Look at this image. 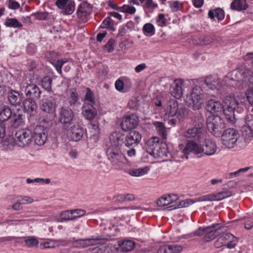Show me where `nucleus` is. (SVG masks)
<instances>
[{
  "instance_id": "f257e3e1",
  "label": "nucleus",
  "mask_w": 253,
  "mask_h": 253,
  "mask_svg": "<svg viewBox=\"0 0 253 253\" xmlns=\"http://www.w3.org/2000/svg\"><path fill=\"white\" fill-rule=\"evenodd\" d=\"M207 110L210 115L207 119V126L208 130L214 136L218 137L225 128V124L223 119L217 114L221 113L224 108L223 104L219 101L210 99L207 102Z\"/></svg>"
},
{
  "instance_id": "f03ea898",
  "label": "nucleus",
  "mask_w": 253,
  "mask_h": 253,
  "mask_svg": "<svg viewBox=\"0 0 253 253\" xmlns=\"http://www.w3.org/2000/svg\"><path fill=\"white\" fill-rule=\"evenodd\" d=\"M106 155L115 169L123 171L125 167L127 166L128 161L119 148L109 147L106 151Z\"/></svg>"
},
{
  "instance_id": "7ed1b4c3",
  "label": "nucleus",
  "mask_w": 253,
  "mask_h": 253,
  "mask_svg": "<svg viewBox=\"0 0 253 253\" xmlns=\"http://www.w3.org/2000/svg\"><path fill=\"white\" fill-rule=\"evenodd\" d=\"M145 147L147 152L154 157L162 158L167 153L166 144L160 141L158 137H152L148 140Z\"/></svg>"
},
{
  "instance_id": "20e7f679",
  "label": "nucleus",
  "mask_w": 253,
  "mask_h": 253,
  "mask_svg": "<svg viewBox=\"0 0 253 253\" xmlns=\"http://www.w3.org/2000/svg\"><path fill=\"white\" fill-rule=\"evenodd\" d=\"M203 96L202 88L197 85L194 86L190 94L186 96L185 99L186 105L192 107L194 110L199 109L203 103Z\"/></svg>"
},
{
  "instance_id": "39448f33",
  "label": "nucleus",
  "mask_w": 253,
  "mask_h": 253,
  "mask_svg": "<svg viewBox=\"0 0 253 253\" xmlns=\"http://www.w3.org/2000/svg\"><path fill=\"white\" fill-rule=\"evenodd\" d=\"M224 103L227 106L226 109H223L222 112L224 114L227 121L233 124L236 121L235 112H238L237 109H239V103L234 98L231 96H227L224 99Z\"/></svg>"
},
{
  "instance_id": "423d86ee",
  "label": "nucleus",
  "mask_w": 253,
  "mask_h": 253,
  "mask_svg": "<svg viewBox=\"0 0 253 253\" xmlns=\"http://www.w3.org/2000/svg\"><path fill=\"white\" fill-rule=\"evenodd\" d=\"M165 115L169 117H176L179 120L183 119L186 116L187 110L184 107H178V102L174 99H170L165 109Z\"/></svg>"
},
{
  "instance_id": "0eeeda50",
  "label": "nucleus",
  "mask_w": 253,
  "mask_h": 253,
  "mask_svg": "<svg viewBox=\"0 0 253 253\" xmlns=\"http://www.w3.org/2000/svg\"><path fill=\"white\" fill-rule=\"evenodd\" d=\"M142 139L141 134L136 130L130 131L124 138L117 137L118 145H121L124 143L128 147H134L140 142Z\"/></svg>"
},
{
  "instance_id": "6e6552de",
  "label": "nucleus",
  "mask_w": 253,
  "mask_h": 253,
  "mask_svg": "<svg viewBox=\"0 0 253 253\" xmlns=\"http://www.w3.org/2000/svg\"><path fill=\"white\" fill-rule=\"evenodd\" d=\"M225 231L226 228L220 224H212L206 227V232L203 237V240L206 242H210L223 233Z\"/></svg>"
},
{
  "instance_id": "1a4fd4ad",
  "label": "nucleus",
  "mask_w": 253,
  "mask_h": 253,
  "mask_svg": "<svg viewBox=\"0 0 253 253\" xmlns=\"http://www.w3.org/2000/svg\"><path fill=\"white\" fill-rule=\"evenodd\" d=\"M221 136L222 144L228 148L234 147L239 138L238 132L233 128H228L222 131Z\"/></svg>"
},
{
  "instance_id": "9d476101",
  "label": "nucleus",
  "mask_w": 253,
  "mask_h": 253,
  "mask_svg": "<svg viewBox=\"0 0 253 253\" xmlns=\"http://www.w3.org/2000/svg\"><path fill=\"white\" fill-rule=\"evenodd\" d=\"M237 241L238 238L230 233H226L215 241L214 246L216 248L226 246L228 249H233L236 246Z\"/></svg>"
},
{
  "instance_id": "9b49d317",
  "label": "nucleus",
  "mask_w": 253,
  "mask_h": 253,
  "mask_svg": "<svg viewBox=\"0 0 253 253\" xmlns=\"http://www.w3.org/2000/svg\"><path fill=\"white\" fill-rule=\"evenodd\" d=\"M204 125L202 123L195 124L192 126L188 128L183 134V136L187 138H193L199 141L204 135Z\"/></svg>"
},
{
  "instance_id": "f8f14e48",
  "label": "nucleus",
  "mask_w": 253,
  "mask_h": 253,
  "mask_svg": "<svg viewBox=\"0 0 253 253\" xmlns=\"http://www.w3.org/2000/svg\"><path fill=\"white\" fill-rule=\"evenodd\" d=\"M32 138V133L30 130L22 129L17 131L15 135V143L20 147L29 144Z\"/></svg>"
},
{
  "instance_id": "ddd939ff",
  "label": "nucleus",
  "mask_w": 253,
  "mask_h": 253,
  "mask_svg": "<svg viewBox=\"0 0 253 253\" xmlns=\"http://www.w3.org/2000/svg\"><path fill=\"white\" fill-rule=\"evenodd\" d=\"M139 124V118L134 114H130L125 116L121 122V127L123 130L128 131L136 128Z\"/></svg>"
},
{
  "instance_id": "4468645a",
  "label": "nucleus",
  "mask_w": 253,
  "mask_h": 253,
  "mask_svg": "<svg viewBox=\"0 0 253 253\" xmlns=\"http://www.w3.org/2000/svg\"><path fill=\"white\" fill-rule=\"evenodd\" d=\"M47 129L46 127L42 126H37L34 128L32 138L37 145L41 146L47 140Z\"/></svg>"
},
{
  "instance_id": "2eb2a0df",
  "label": "nucleus",
  "mask_w": 253,
  "mask_h": 253,
  "mask_svg": "<svg viewBox=\"0 0 253 253\" xmlns=\"http://www.w3.org/2000/svg\"><path fill=\"white\" fill-rule=\"evenodd\" d=\"M20 89L25 93L27 98L38 99L41 96V91L36 84H27L26 85H21Z\"/></svg>"
},
{
  "instance_id": "dca6fc26",
  "label": "nucleus",
  "mask_w": 253,
  "mask_h": 253,
  "mask_svg": "<svg viewBox=\"0 0 253 253\" xmlns=\"http://www.w3.org/2000/svg\"><path fill=\"white\" fill-rule=\"evenodd\" d=\"M84 130L79 125H74L67 131L68 138L72 141H78L83 136Z\"/></svg>"
},
{
  "instance_id": "f3484780",
  "label": "nucleus",
  "mask_w": 253,
  "mask_h": 253,
  "mask_svg": "<svg viewBox=\"0 0 253 253\" xmlns=\"http://www.w3.org/2000/svg\"><path fill=\"white\" fill-rule=\"evenodd\" d=\"M202 152V149L201 144L194 140L187 141L185 147L183 150V153L187 159H188V155L190 153L198 155Z\"/></svg>"
},
{
  "instance_id": "a211bd4d",
  "label": "nucleus",
  "mask_w": 253,
  "mask_h": 253,
  "mask_svg": "<svg viewBox=\"0 0 253 253\" xmlns=\"http://www.w3.org/2000/svg\"><path fill=\"white\" fill-rule=\"evenodd\" d=\"M183 250V246L176 244H164L160 245L157 253H181Z\"/></svg>"
},
{
  "instance_id": "6ab92c4d",
  "label": "nucleus",
  "mask_w": 253,
  "mask_h": 253,
  "mask_svg": "<svg viewBox=\"0 0 253 253\" xmlns=\"http://www.w3.org/2000/svg\"><path fill=\"white\" fill-rule=\"evenodd\" d=\"M205 82L207 86L212 90H219L223 85V81L220 79L217 75H211L207 77Z\"/></svg>"
},
{
  "instance_id": "aec40b11",
  "label": "nucleus",
  "mask_w": 253,
  "mask_h": 253,
  "mask_svg": "<svg viewBox=\"0 0 253 253\" xmlns=\"http://www.w3.org/2000/svg\"><path fill=\"white\" fill-rule=\"evenodd\" d=\"M74 114L72 110L67 107H62L59 110V120L64 124H70L73 120Z\"/></svg>"
},
{
  "instance_id": "412c9836",
  "label": "nucleus",
  "mask_w": 253,
  "mask_h": 253,
  "mask_svg": "<svg viewBox=\"0 0 253 253\" xmlns=\"http://www.w3.org/2000/svg\"><path fill=\"white\" fill-rule=\"evenodd\" d=\"M184 82L181 79L174 81L173 85L171 86L170 91L171 95L176 99H180L183 94Z\"/></svg>"
},
{
  "instance_id": "4be33fe9",
  "label": "nucleus",
  "mask_w": 253,
  "mask_h": 253,
  "mask_svg": "<svg viewBox=\"0 0 253 253\" xmlns=\"http://www.w3.org/2000/svg\"><path fill=\"white\" fill-rule=\"evenodd\" d=\"M97 113V110L94 105L89 104L88 103H84L82 107V114L84 118L88 120H93Z\"/></svg>"
},
{
  "instance_id": "5701e85b",
  "label": "nucleus",
  "mask_w": 253,
  "mask_h": 253,
  "mask_svg": "<svg viewBox=\"0 0 253 253\" xmlns=\"http://www.w3.org/2000/svg\"><path fill=\"white\" fill-rule=\"evenodd\" d=\"M92 11V7L86 1L82 2L77 11V15L81 18H84L89 16Z\"/></svg>"
},
{
  "instance_id": "b1692460",
  "label": "nucleus",
  "mask_w": 253,
  "mask_h": 253,
  "mask_svg": "<svg viewBox=\"0 0 253 253\" xmlns=\"http://www.w3.org/2000/svg\"><path fill=\"white\" fill-rule=\"evenodd\" d=\"M101 238H86L84 239H79L74 241L73 246L77 248H84L89 246H94L97 243V241Z\"/></svg>"
},
{
  "instance_id": "393cba45",
  "label": "nucleus",
  "mask_w": 253,
  "mask_h": 253,
  "mask_svg": "<svg viewBox=\"0 0 253 253\" xmlns=\"http://www.w3.org/2000/svg\"><path fill=\"white\" fill-rule=\"evenodd\" d=\"M231 196L229 191H222L217 194H208L202 196L201 199L202 201H219Z\"/></svg>"
},
{
  "instance_id": "a878e982",
  "label": "nucleus",
  "mask_w": 253,
  "mask_h": 253,
  "mask_svg": "<svg viewBox=\"0 0 253 253\" xmlns=\"http://www.w3.org/2000/svg\"><path fill=\"white\" fill-rule=\"evenodd\" d=\"M34 99L27 98L23 102L24 110L27 113L30 114L31 116L36 113L37 108V103Z\"/></svg>"
},
{
  "instance_id": "bb28decb",
  "label": "nucleus",
  "mask_w": 253,
  "mask_h": 253,
  "mask_svg": "<svg viewBox=\"0 0 253 253\" xmlns=\"http://www.w3.org/2000/svg\"><path fill=\"white\" fill-rule=\"evenodd\" d=\"M118 250L121 252H128L132 251L135 246V243L130 240L118 241Z\"/></svg>"
},
{
  "instance_id": "cd10ccee",
  "label": "nucleus",
  "mask_w": 253,
  "mask_h": 253,
  "mask_svg": "<svg viewBox=\"0 0 253 253\" xmlns=\"http://www.w3.org/2000/svg\"><path fill=\"white\" fill-rule=\"evenodd\" d=\"M55 103L52 99H44L42 101L41 110L48 114H53L55 112Z\"/></svg>"
},
{
  "instance_id": "c85d7f7f",
  "label": "nucleus",
  "mask_w": 253,
  "mask_h": 253,
  "mask_svg": "<svg viewBox=\"0 0 253 253\" xmlns=\"http://www.w3.org/2000/svg\"><path fill=\"white\" fill-rule=\"evenodd\" d=\"M22 94L13 90H10L8 93V98L10 104L13 106L20 105L22 101Z\"/></svg>"
},
{
  "instance_id": "c756f323",
  "label": "nucleus",
  "mask_w": 253,
  "mask_h": 253,
  "mask_svg": "<svg viewBox=\"0 0 253 253\" xmlns=\"http://www.w3.org/2000/svg\"><path fill=\"white\" fill-rule=\"evenodd\" d=\"M202 152L206 155L211 156L213 155L216 151V145L215 142L209 139L205 141V144L202 147Z\"/></svg>"
},
{
  "instance_id": "7c9ffc66",
  "label": "nucleus",
  "mask_w": 253,
  "mask_h": 253,
  "mask_svg": "<svg viewBox=\"0 0 253 253\" xmlns=\"http://www.w3.org/2000/svg\"><path fill=\"white\" fill-rule=\"evenodd\" d=\"M178 197L176 194H169L160 198L157 201V205L160 207L169 205L177 200Z\"/></svg>"
},
{
  "instance_id": "2f4dec72",
  "label": "nucleus",
  "mask_w": 253,
  "mask_h": 253,
  "mask_svg": "<svg viewBox=\"0 0 253 253\" xmlns=\"http://www.w3.org/2000/svg\"><path fill=\"white\" fill-rule=\"evenodd\" d=\"M127 167V166L125 167L123 171L132 176L138 177L143 176L147 173L149 170V169L147 167L131 169H128Z\"/></svg>"
},
{
  "instance_id": "473e14b6",
  "label": "nucleus",
  "mask_w": 253,
  "mask_h": 253,
  "mask_svg": "<svg viewBox=\"0 0 253 253\" xmlns=\"http://www.w3.org/2000/svg\"><path fill=\"white\" fill-rule=\"evenodd\" d=\"M248 7L247 0H233L230 4V8L237 11L246 10Z\"/></svg>"
},
{
  "instance_id": "72a5a7b5",
  "label": "nucleus",
  "mask_w": 253,
  "mask_h": 253,
  "mask_svg": "<svg viewBox=\"0 0 253 253\" xmlns=\"http://www.w3.org/2000/svg\"><path fill=\"white\" fill-rule=\"evenodd\" d=\"M208 16L211 19H214L216 18L218 21H221L225 17V12L220 8H215L213 9H210L209 11Z\"/></svg>"
},
{
  "instance_id": "f704fd0d",
  "label": "nucleus",
  "mask_w": 253,
  "mask_h": 253,
  "mask_svg": "<svg viewBox=\"0 0 253 253\" xmlns=\"http://www.w3.org/2000/svg\"><path fill=\"white\" fill-rule=\"evenodd\" d=\"M139 1L146 12H152L158 7V4L154 2L153 0H139Z\"/></svg>"
},
{
  "instance_id": "c9c22d12",
  "label": "nucleus",
  "mask_w": 253,
  "mask_h": 253,
  "mask_svg": "<svg viewBox=\"0 0 253 253\" xmlns=\"http://www.w3.org/2000/svg\"><path fill=\"white\" fill-rule=\"evenodd\" d=\"M154 125L159 135L163 139H166L167 137V132L164 124L160 122H155L154 123Z\"/></svg>"
},
{
  "instance_id": "e433bc0d",
  "label": "nucleus",
  "mask_w": 253,
  "mask_h": 253,
  "mask_svg": "<svg viewBox=\"0 0 253 253\" xmlns=\"http://www.w3.org/2000/svg\"><path fill=\"white\" fill-rule=\"evenodd\" d=\"M100 27L102 29H107L112 31H116L115 27V22L111 17L108 16L106 17L102 22Z\"/></svg>"
},
{
  "instance_id": "4c0bfd02",
  "label": "nucleus",
  "mask_w": 253,
  "mask_h": 253,
  "mask_svg": "<svg viewBox=\"0 0 253 253\" xmlns=\"http://www.w3.org/2000/svg\"><path fill=\"white\" fill-rule=\"evenodd\" d=\"M79 96L75 88H71L69 90V95L68 97V101L71 107L75 105L78 101Z\"/></svg>"
},
{
  "instance_id": "58836bf2",
  "label": "nucleus",
  "mask_w": 253,
  "mask_h": 253,
  "mask_svg": "<svg viewBox=\"0 0 253 253\" xmlns=\"http://www.w3.org/2000/svg\"><path fill=\"white\" fill-rule=\"evenodd\" d=\"M22 238L24 239L25 245L28 248L36 247L39 245V241L35 236H25Z\"/></svg>"
},
{
  "instance_id": "ea45409f",
  "label": "nucleus",
  "mask_w": 253,
  "mask_h": 253,
  "mask_svg": "<svg viewBox=\"0 0 253 253\" xmlns=\"http://www.w3.org/2000/svg\"><path fill=\"white\" fill-rule=\"evenodd\" d=\"M142 32L146 36H152L155 34V28L152 24L147 23L144 25Z\"/></svg>"
},
{
  "instance_id": "a19ab883",
  "label": "nucleus",
  "mask_w": 253,
  "mask_h": 253,
  "mask_svg": "<svg viewBox=\"0 0 253 253\" xmlns=\"http://www.w3.org/2000/svg\"><path fill=\"white\" fill-rule=\"evenodd\" d=\"M168 3L172 12L181 10L183 6V3L178 0H169Z\"/></svg>"
},
{
  "instance_id": "79ce46f5",
  "label": "nucleus",
  "mask_w": 253,
  "mask_h": 253,
  "mask_svg": "<svg viewBox=\"0 0 253 253\" xmlns=\"http://www.w3.org/2000/svg\"><path fill=\"white\" fill-rule=\"evenodd\" d=\"M247 124L242 127V135L247 140L253 136V128Z\"/></svg>"
},
{
  "instance_id": "37998d69",
  "label": "nucleus",
  "mask_w": 253,
  "mask_h": 253,
  "mask_svg": "<svg viewBox=\"0 0 253 253\" xmlns=\"http://www.w3.org/2000/svg\"><path fill=\"white\" fill-rule=\"evenodd\" d=\"M12 116V111L8 107L4 108L0 112V121L4 122L7 121Z\"/></svg>"
},
{
  "instance_id": "c03bdc74",
  "label": "nucleus",
  "mask_w": 253,
  "mask_h": 253,
  "mask_svg": "<svg viewBox=\"0 0 253 253\" xmlns=\"http://www.w3.org/2000/svg\"><path fill=\"white\" fill-rule=\"evenodd\" d=\"M52 79L49 76L44 77L41 82L42 87L46 90L50 91L51 90V84Z\"/></svg>"
},
{
  "instance_id": "a18cd8bd",
  "label": "nucleus",
  "mask_w": 253,
  "mask_h": 253,
  "mask_svg": "<svg viewBox=\"0 0 253 253\" xmlns=\"http://www.w3.org/2000/svg\"><path fill=\"white\" fill-rule=\"evenodd\" d=\"M73 215L71 210H67L61 212L59 215V221L63 222L64 221L73 220Z\"/></svg>"
},
{
  "instance_id": "49530a36",
  "label": "nucleus",
  "mask_w": 253,
  "mask_h": 253,
  "mask_svg": "<svg viewBox=\"0 0 253 253\" xmlns=\"http://www.w3.org/2000/svg\"><path fill=\"white\" fill-rule=\"evenodd\" d=\"M84 101V103H88L89 104L95 105V101L93 93L89 87L86 88Z\"/></svg>"
},
{
  "instance_id": "de8ad7c7",
  "label": "nucleus",
  "mask_w": 253,
  "mask_h": 253,
  "mask_svg": "<svg viewBox=\"0 0 253 253\" xmlns=\"http://www.w3.org/2000/svg\"><path fill=\"white\" fill-rule=\"evenodd\" d=\"M5 25L6 27L12 28H20L22 26L21 22L16 18H7L5 22Z\"/></svg>"
},
{
  "instance_id": "09e8293b",
  "label": "nucleus",
  "mask_w": 253,
  "mask_h": 253,
  "mask_svg": "<svg viewBox=\"0 0 253 253\" xmlns=\"http://www.w3.org/2000/svg\"><path fill=\"white\" fill-rule=\"evenodd\" d=\"M214 39L213 36L211 35H206L199 38V41L197 42V44L202 45H208L212 42Z\"/></svg>"
},
{
  "instance_id": "8fccbe9b",
  "label": "nucleus",
  "mask_w": 253,
  "mask_h": 253,
  "mask_svg": "<svg viewBox=\"0 0 253 253\" xmlns=\"http://www.w3.org/2000/svg\"><path fill=\"white\" fill-rule=\"evenodd\" d=\"M11 125L14 127H18L22 123V116L20 114H14L12 118Z\"/></svg>"
},
{
  "instance_id": "3c124183",
  "label": "nucleus",
  "mask_w": 253,
  "mask_h": 253,
  "mask_svg": "<svg viewBox=\"0 0 253 253\" xmlns=\"http://www.w3.org/2000/svg\"><path fill=\"white\" fill-rule=\"evenodd\" d=\"M247 100L250 104L248 107V113L253 114V91L249 90L246 94Z\"/></svg>"
},
{
  "instance_id": "603ef678",
  "label": "nucleus",
  "mask_w": 253,
  "mask_h": 253,
  "mask_svg": "<svg viewBox=\"0 0 253 253\" xmlns=\"http://www.w3.org/2000/svg\"><path fill=\"white\" fill-rule=\"evenodd\" d=\"M63 12L66 14H71L75 10V3L73 1L70 0L66 4L65 7L63 9Z\"/></svg>"
},
{
  "instance_id": "864d4df0",
  "label": "nucleus",
  "mask_w": 253,
  "mask_h": 253,
  "mask_svg": "<svg viewBox=\"0 0 253 253\" xmlns=\"http://www.w3.org/2000/svg\"><path fill=\"white\" fill-rule=\"evenodd\" d=\"M67 58H63L57 60L54 63V67L58 73H62V68L63 65L68 62Z\"/></svg>"
},
{
  "instance_id": "5fc2aeb1",
  "label": "nucleus",
  "mask_w": 253,
  "mask_h": 253,
  "mask_svg": "<svg viewBox=\"0 0 253 253\" xmlns=\"http://www.w3.org/2000/svg\"><path fill=\"white\" fill-rule=\"evenodd\" d=\"M120 12L133 14L136 12V9L133 6L128 4H124L123 6H121Z\"/></svg>"
},
{
  "instance_id": "6e6d98bb",
  "label": "nucleus",
  "mask_w": 253,
  "mask_h": 253,
  "mask_svg": "<svg viewBox=\"0 0 253 253\" xmlns=\"http://www.w3.org/2000/svg\"><path fill=\"white\" fill-rule=\"evenodd\" d=\"M117 199L120 202L131 201L134 199V196L131 194H122L118 196Z\"/></svg>"
},
{
  "instance_id": "4d7b16f0",
  "label": "nucleus",
  "mask_w": 253,
  "mask_h": 253,
  "mask_svg": "<svg viewBox=\"0 0 253 253\" xmlns=\"http://www.w3.org/2000/svg\"><path fill=\"white\" fill-rule=\"evenodd\" d=\"M167 20L165 18V15L163 13L159 14L156 19L157 25L161 27H165L167 25Z\"/></svg>"
},
{
  "instance_id": "13d9d810",
  "label": "nucleus",
  "mask_w": 253,
  "mask_h": 253,
  "mask_svg": "<svg viewBox=\"0 0 253 253\" xmlns=\"http://www.w3.org/2000/svg\"><path fill=\"white\" fill-rule=\"evenodd\" d=\"M122 79L123 80L124 86H125V88L124 92H127L130 90V89L132 87V82L129 78H128L126 77H122Z\"/></svg>"
},
{
  "instance_id": "bf43d9fd",
  "label": "nucleus",
  "mask_w": 253,
  "mask_h": 253,
  "mask_svg": "<svg viewBox=\"0 0 253 253\" xmlns=\"http://www.w3.org/2000/svg\"><path fill=\"white\" fill-rule=\"evenodd\" d=\"M116 89L120 91L124 92L125 86L122 78L118 79L115 83Z\"/></svg>"
},
{
  "instance_id": "052dcab7",
  "label": "nucleus",
  "mask_w": 253,
  "mask_h": 253,
  "mask_svg": "<svg viewBox=\"0 0 253 253\" xmlns=\"http://www.w3.org/2000/svg\"><path fill=\"white\" fill-rule=\"evenodd\" d=\"M194 203V201L192 199H185L180 201L178 204V208H182L187 207L190 205H192Z\"/></svg>"
},
{
  "instance_id": "680f3d73",
  "label": "nucleus",
  "mask_w": 253,
  "mask_h": 253,
  "mask_svg": "<svg viewBox=\"0 0 253 253\" xmlns=\"http://www.w3.org/2000/svg\"><path fill=\"white\" fill-rule=\"evenodd\" d=\"M115 41L114 39H110L107 43L104 46V49L107 50L108 52H111L114 50V45Z\"/></svg>"
},
{
  "instance_id": "e2e57ef3",
  "label": "nucleus",
  "mask_w": 253,
  "mask_h": 253,
  "mask_svg": "<svg viewBox=\"0 0 253 253\" xmlns=\"http://www.w3.org/2000/svg\"><path fill=\"white\" fill-rule=\"evenodd\" d=\"M253 168L252 167H247L244 168L240 169L238 170L235 171V172L230 173L229 174V178L236 177L239 175V173L242 172H245L248 171L249 170L252 169Z\"/></svg>"
},
{
  "instance_id": "0e129e2a",
  "label": "nucleus",
  "mask_w": 253,
  "mask_h": 253,
  "mask_svg": "<svg viewBox=\"0 0 253 253\" xmlns=\"http://www.w3.org/2000/svg\"><path fill=\"white\" fill-rule=\"evenodd\" d=\"M8 8L12 10H16L20 8L19 3L15 0H8L7 1Z\"/></svg>"
},
{
  "instance_id": "69168bd1",
  "label": "nucleus",
  "mask_w": 253,
  "mask_h": 253,
  "mask_svg": "<svg viewBox=\"0 0 253 253\" xmlns=\"http://www.w3.org/2000/svg\"><path fill=\"white\" fill-rule=\"evenodd\" d=\"M72 212L73 213V219L76 218L80 217L85 215L86 213L85 211L81 209L72 210Z\"/></svg>"
},
{
  "instance_id": "338daca9",
  "label": "nucleus",
  "mask_w": 253,
  "mask_h": 253,
  "mask_svg": "<svg viewBox=\"0 0 253 253\" xmlns=\"http://www.w3.org/2000/svg\"><path fill=\"white\" fill-rule=\"evenodd\" d=\"M32 15L35 16L36 19L42 20H44L47 18L48 13L46 12H37L33 13Z\"/></svg>"
},
{
  "instance_id": "774afa93",
  "label": "nucleus",
  "mask_w": 253,
  "mask_h": 253,
  "mask_svg": "<svg viewBox=\"0 0 253 253\" xmlns=\"http://www.w3.org/2000/svg\"><path fill=\"white\" fill-rule=\"evenodd\" d=\"M244 60L249 65L253 66V53H248L244 56Z\"/></svg>"
}]
</instances>
